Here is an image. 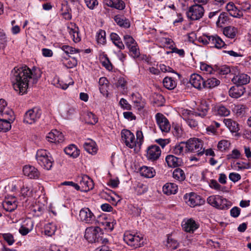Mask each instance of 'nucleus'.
Returning a JSON list of instances; mask_svg holds the SVG:
<instances>
[{"label": "nucleus", "instance_id": "f257e3e1", "mask_svg": "<svg viewBox=\"0 0 251 251\" xmlns=\"http://www.w3.org/2000/svg\"><path fill=\"white\" fill-rule=\"evenodd\" d=\"M41 76L38 68L30 70L27 66L15 67L11 71V79L15 91L23 95L27 92L29 86L37 83Z\"/></svg>", "mask_w": 251, "mask_h": 251}, {"label": "nucleus", "instance_id": "f03ea898", "mask_svg": "<svg viewBox=\"0 0 251 251\" xmlns=\"http://www.w3.org/2000/svg\"><path fill=\"white\" fill-rule=\"evenodd\" d=\"M85 238L90 243L109 244V239L104 237L103 233L98 226H90L85 229Z\"/></svg>", "mask_w": 251, "mask_h": 251}, {"label": "nucleus", "instance_id": "7ed1b4c3", "mask_svg": "<svg viewBox=\"0 0 251 251\" xmlns=\"http://www.w3.org/2000/svg\"><path fill=\"white\" fill-rule=\"evenodd\" d=\"M78 183H75L73 181H64L62 183L63 185L74 187L75 190L82 192H88L93 189L94 184L92 179L88 176L84 175L77 178Z\"/></svg>", "mask_w": 251, "mask_h": 251}, {"label": "nucleus", "instance_id": "20e7f679", "mask_svg": "<svg viewBox=\"0 0 251 251\" xmlns=\"http://www.w3.org/2000/svg\"><path fill=\"white\" fill-rule=\"evenodd\" d=\"M36 159L38 163L47 170L52 167L53 160L50 153L46 150H38L36 152Z\"/></svg>", "mask_w": 251, "mask_h": 251}, {"label": "nucleus", "instance_id": "39448f33", "mask_svg": "<svg viewBox=\"0 0 251 251\" xmlns=\"http://www.w3.org/2000/svg\"><path fill=\"white\" fill-rule=\"evenodd\" d=\"M199 41L203 45H209L211 48L221 49L224 47L226 44L222 39L218 35H203L199 38Z\"/></svg>", "mask_w": 251, "mask_h": 251}, {"label": "nucleus", "instance_id": "423d86ee", "mask_svg": "<svg viewBox=\"0 0 251 251\" xmlns=\"http://www.w3.org/2000/svg\"><path fill=\"white\" fill-rule=\"evenodd\" d=\"M0 117V132H6L11 128V123L15 119L14 112L12 110H7Z\"/></svg>", "mask_w": 251, "mask_h": 251}, {"label": "nucleus", "instance_id": "0eeeda50", "mask_svg": "<svg viewBox=\"0 0 251 251\" xmlns=\"http://www.w3.org/2000/svg\"><path fill=\"white\" fill-rule=\"evenodd\" d=\"M185 144V151L190 152H197L198 155H202L204 151L201 140L198 138H193L189 139Z\"/></svg>", "mask_w": 251, "mask_h": 251}, {"label": "nucleus", "instance_id": "6e6552de", "mask_svg": "<svg viewBox=\"0 0 251 251\" xmlns=\"http://www.w3.org/2000/svg\"><path fill=\"white\" fill-rule=\"evenodd\" d=\"M207 201L210 205L219 209H227L230 205L227 203L226 199L219 195H212L208 197Z\"/></svg>", "mask_w": 251, "mask_h": 251}, {"label": "nucleus", "instance_id": "1a4fd4ad", "mask_svg": "<svg viewBox=\"0 0 251 251\" xmlns=\"http://www.w3.org/2000/svg\"><path fill=\"white\" fill-rule=\"evenodd\" d=\"M204 9L201 4H196L189 7L187 12V17L191 20H199L202 17Z\"/></svg>", "mask_w": 251, "mask_h": 251}, {"label": "nucleus", "instance_id": "9d476101", "mask_svg": "<svg viewBox=\"0 0 251 251\" xmlns=\"http://www.w3.org/2000/svg\"><path fill=\"white\" fill-rule=\"evenodd\" d=\"M78 219L81 222L89 224H93L96 221L93 213L87 207L83 208L80 210Z\"/></svg>", "mask_w": 251, "mask_h": 251}, {"label": "nucleus", "instance_id": "9b49d317", "mask_svg": "<svg viewBox=\"0 0 251 251\" xmlns=\"http://www.w3.org/2000/svg\"><path fill=\"white\" fill-rule=\"evenodd\" d=\"M184 198L186 203L192 207L202 205L205 202L204 200L201 196L194 193L186 194Z\"/></svg>", "mask_w": 251, "mask_h": 251}, {"label": "nucleus", "instance_id": "f8f14e48", "mask_svg": "<svg viewBox=\"0 0 251 251\" xmlns=\"http://www.w3.org/2000/svg\"><path fill=\"white\" fill-rule=\"evenodd\" d=\"M41 114V110L37 107H34L25 113L24 121L27 124H32L40 118Z\"/></svg>", "mask_w": 251, "mask_h": 251}, {"label": "nucleus", "instance_id": "ddd939ff", "mask_svg": "<svg viewBox=\"0 0 251 251\" xmlns=\"http://www.w3.org/2000/svg\"><path fill=\"white\" fill-rule=\"evenodd\" d=\"M121 137L122 141L125 145L130 149H133L136 146V140L134 135L128 129H123L121 131Z\"/></svg>", "mask_w": 251, "mask_h": 251}, {"label": "nucleus", "instance_id": "4468645a", "mask_svg": "<svg viewBox=\"0 0 251 251\" xmlns=\"http://www.w3.org/2000/svg\"><path fill=\"white\" fill-rule=\"evenodd\" d=\"M124 241L130 246L137 248L142 244L143 237L139 235L126 233L124 236Z\"/></svg>", "mask_w": 251, "mask_h": 251}, {"label": "nucleus", "instance_id": "2eb2a0df", "mask_svg": "<svg viewBox=\"0 0 251 251\" xmlns=\"http://www.w3.org/2000/svg\"><path fill=\"white\" fill-rule=\"evenodd\" d=\"M155 120L162 132L168 133L171 129V125L167 118L162 113H157L155 115Z\"/></svg>", "mask_w": 251, "mask_h": 251}, {"label": "nucleus", "instance_id": "dca6fc26", "mask_svg": "<svg viewBox=\"0 0 251 251\" xmlns=\"http://www.w3.org/2000/svg\"><path fill=\"white\" fill-rule=\"evenodd\" d=\"M199 226L193 219L184 220L182 223V228L187 232H193L199 228Z\"/></svg>", "mask_w": 251, "mask_h": 251}, {"label": "nucleus", "instance_id": "f3484780", "mask_svg": "<svg viewBox=\"0 0 251 251\" xmlns=\"http://www.w3.org/2000/svg\"><path fill=\"white\" fill-rule=\"evenodd\" d=\"M161 151L160 148L156 145L149 147L147 151V157L149 160H156L159 158Z\"/></svg>", "mask_w": 251, "mask_h": 251}, {"label": "nucleus", "instance_id": "a211bd4d", "mask_svg": "<svg viewBox=\"0 0 251 251\" xmlns=\"http://www.w3.org/2000/svg\"><path fill=\"white\" fill-rule=\"evenodd\" d=\"M250 80V76L244 73L239 74L237 75H234L231 79L234 84L241 86L249 83Z\"/></svg>", "mask_w": 251, "mask_h": 251}, {"label": "nucleus", "instance_id": "6ab92c4d", "mask_svg": "<svg viewBox=\"0 0 251 251\" xmlns=\"http://www.w3.org/2000/svg\"><path fill=\"white\" fill-rule=\"evenodd\" d=\"M190 83L195 88L201 90L204 88V80L202 77L197 74H192L190 78Z\"/></svg>", "mask_w": 251, "mask_h": 251}, {"label": "nucleus", "instance_id": "aec40b11", "mask_svg": "<svg viewBox=\"0 0 251 251\" xmlns=\"http://www.w3.org/2000/svg\"><path fill=\"white\" fill-rule=\"evenodd\" d=\"M24 174L30 178H38L40 173L38 170L34 166L30 165H25L23 169Z\"/></svg>", "mask_w": 251, "mask_h": 251}, {"label": "nucleus", "instance_id": "412c9836", "mask_svg": "<svg viewBox=\"0 0 251 251\" xmlns=\"http://www.w3.org/2000/svg\"><path fill=\"white\" fill-rule=\"evenodd\" d=\"M226 9L229 14L233 17L240 18L243 16L242 12L232 2H229L226 4Z\"/></svg>", "mask_w": 251, "mask_h": 251}, {"label": "nucleus", "instance_id": "4be33fe9", "mask_svg": "<svg viewBox=\"0 0 251 251\" xmlns=\"http://www.w3.org/2000/svg\"><path fill=\"white\" fill-rule=\"evenodd\" d=\"M245 92V88L243 86L236 85L231 87L229 90V95L233 98H238L242 96Z\"/></svg>", "mask_w": 251, "mask_h": 251}, {"label": "nucleus", "instance_id": "5701e85b", "mask_svg": "<svg viewBox=\"0 0 251 251\" xmlns=\"http://www.w3.org/2000/svg\"><path fill=\"white\" fill-rule=\"evenodd\" d=\"M209 109V104L206 101H202L198 106L197 112H195V116H199L201 117L205 116Z\"/></svg>", "mask_w": 251, "mask_h": 251}, {"label": "nucleus", "instance_id": "b1692460", "mask_svg": "<svg viewBox=\"0 0 251 251\" xmlns=\"http://www.w3.org/2000/svg\"><path fill=\"white\" fill-rule=\"evenodd\" d=\"M166 161L170 167H176L181 164V159L173 155H167L166 157Z\"/></svg>", "mask_w": 251, "mask_h": 251}, {"label": "nucleus", "instance_id": "393cba45", "mask_svg": "<svg viewBox=\"0 0 251 251\" xmlns=\"http://www.w3.org/2000/svg\"><path fill=\"white\" fill-rule=\"evenodd\" d=\"M223 122L231 132H236L239 129L238 124L231 119H225Z\"/></svg>", "mask_w": 251, "mask_h": 251}, {"label": "nucleus", "instance_id": "a878e982", "mask_svg": "<svg viewBox=\"0 0 251 251\" xmlns=\"http://www.w3.org/2000/svg\"><path fill=\"white\" fill-rule=\"evenodd\" d=\"M162 189L163 193L166 195L175 194L177 191V186L174 183H167L163 186Z\"/></svg>", "mask_w": 251, "mask_h": 251}, {"label": "nucleus", "instance_id": "bb28decb", "mask_svg": "<svg viewBox=\"0 0 251 251\" xmlns=\"http://www.w3.org/2000/svg\"><path fill=\"white\" fill-rule=\"evenodd\" d=\"M83 147L86 151L92 154H95L98 150L96 143L92 140H89L85 142Z\"/></svg>", "mask_w": 251, "mask_h": 251}, {"label": "nucleus", "instance_id": "cd10ccee", "mask_svg": "<svg viewBox=\"0 0 251 251\" xmlns=\"http://www.w3.org/2000/svg\"><path fill=\"white\" fill-rule=\"evenodd\" d=\"M140 173L142 176L147 178H152L155 175V171L153 168L143 166L140 169Z\"/></svg>", "mask_w": 251, "mask_h": 251}, {"label": "nucleus", "instance_id": "c85d7f7f", "mask_svg": "<svg viewBox=\"0 0 251 251\" xmlns=\"http://www.w3.org/2000/svg\"><path fill=\"white\" fill-rule=\"evenodd\" d=\"M114 20L117 25L121 27L127 28L130 26L129 21L124 16L116 15L114 17Z\"/></svg>", "mask_w": 251, "mask_h": 251}, {"label": "nucleus", "instance_id": "c756f323", "mask_svg": "<svg viewBox=\"0 0 251 251\" xmlns=\"http://www.w3.org/2000/svg\"><path fill=\"white\" fill-rule=\"evenodd\" d=\"M64 151L67 155L76 158L79 154V150L75 145H70L65 148Z\"/></svg>", "mask_w": 251, "mask_h": 251}, {"label": "nucleus", "instance_id": "7c9ffc66", "mask_svg": "<svg viewBox=\"0 0 251 251\" xmlns=\"http://www.w3.org/2000/svg\"><path fill=\"white\" fill-rule=\"evenodd\" d=\"M163 83L164 86L169 89L173 90L176 87L177 83L171 77H165L163 80Z\"/></svg>", "mask_w": 251, "mask_h": 251}, {"label": "nucleus", "instance_id": "2f4dec72", "mask_svg": "<svg viewBox=\"0 0 251 251\" xmlns=\"http://www.w3.org/2000/svg\"><path fill=\"white\" fill-rule=\"evenodd\" d=\"M110 38L113 44L117 47L120 50L125 49V46L123 43L120 36L115 33H111L110 34Z\"/></svg>", "mask_w": 251, "mask_h": 251}, {"label": "nucleus", "instance_id": "473e14b6", "mask_svg": "<svg viewBox=\"0 0 251 251\" xmlns=\"http://www.w3.org/2000/svg\"><path fill=\"white\" fill-rule=\"evenodd\" d=\"M220 83V81L214 77H212L204 80V88L208 89H212L217 86Z\"/></svg>", "mask_w": 251, "mask_h": 251}, {"label": "nucleus", "instance_id": "72a5a7b5", "mask_svg": "<svg viewBox=\"0 0 251 251\" xmlns=\"http://www.w3.org/2000/svg\"><path fill=\"white\" fill-rule=\"evenodd\" d=\"M237 29L234 26H228L226 27L223 30V33L226 37L233 39L236 35Z\"/></svg>", "mask_w": 251, "mask_h": 251}, {"label": "nucleus", "instance_id": "f704fd0d", "mask_svg": "<svg viewBox=\"0 0 251 251\" xmlns=\"http://www.w3.org/2000/svg\"><path fill=\"white\" fill-rule=\"evenodd\" d=\"M216 114L220 116H228L230 114L229 109L222 105L215 107Z\"/></svg>", "mask_w": 251, "mask_h": 251}, {"label": "nucleus", "instance_id": "c9c22d12", "mask_svg": "<svg viewBox=\"0 0 251 251\" xmlns=\"http://www.w3.org/2000/svg\"><path fill=\"white\" fill-rule=\"evenodd\" d=\"M185 142H181L178 145L175 146L173 149V152L176 155H183L184 152L188 151H185Z\"/></svg>", "mask_w": 251, "mask_h": 251}, {"label": "nucleus", "instance_id": "e433bc0d", "mask_svg": "<svg viewBox=\"0 0 251 251\" xmlns=\"http://www.w3.org/2000/svg\"><path fill=\"white\" fill-rule=\"evenodd\" d=\"M97 42L99 44L104 45L106 43V33L102 29H100L96 34Z\"/></svg>", "mask_w": 251, "mask_h": 251}, {"label": "nucleus", "instance_id": "4c0bfd02", "mask_svg": "<svg viewBox=\"0 0 251 251\" xmlns=\"http://www.w3.org/2000/svg\"><path fill=\"white\" fill-rule=\"evenodd\" d=\"M3 208L8 212H12L16 209L17 205L15 201H6L3 203Z\"/></svg>", "mask_w": 251, "mask_h": 251}, {"label": "nucleus", "instance_id": "58836bf2", "mask_svg": "<svg viewBox=\"0 0 251 251\" xmlns=\"http://www.w3.org/2000/svg\"><path fill=\"white\" fill-rule=\"evenodd\" d=\"M173 176L174 178L179 181H183L185 178V175L184 171L180 168H176L174 171Z\"/></svg>", "mask_w": 251, "mask_h": 251}, {"label": "nucleus", "instance_id": "ea45409f", "mask_svg": "<svg viewBox=\"0 0 251 251\" xmlns=\"http://www.w3.org/2000/svg\"><path fill=\"white\" fill-rule=\"evenodd\" d=\"M7 43V38L4 31L0 28V50H3Z\"/></svg>", "mask_w": 251, "mask_h": 251}, {"label": "nucleus", "instance_id": "a19ab883", "mask_svg": "<svg viewBox=\"0 0 251 251\" xmlns=\"http://www.w3.org/2000/svg\"><path fill=\"white\" fill-rule=\"evenodd\" d=\"M228 17L227 14L225 12H222L218 16V20L216 21V25L218 26H222L227 21Z\"/></svg>", "mask_w": 251, "mask_h": 251}, {"label": "nucleus", "instance_id": "79ce46f5", "mask_svg": "<svg viewBox=\"0 0 251 251\" xmlns=\"http://www.w3.org/2000/svg\"><path fill=\"white\" fill-rule=\"evenodd\" d=\"M56 227L54 225L49 223L45 226V234L48 236H51L55 231Z\"/></svg>", "mask_w": 251, "mask_h": 251}, {"label": "nucleus", "instance_id": "37998d69", "mask_svg": "<svg viewBox=\"0 0 251 251\" xmlns=\"http://www.w3.org/2000/svg\"><path fill=\"white\" fill-rule=\"evenodd\" d=\"M53 82V85L56 87L60 88L64 90L66 89L68 87L69 84H73L74 83V82L72 81L69 82L68 84L64 83L62 81L60 80L58 78H54Z\"/></svg>", "mask_w": 251, "mask_h": 251}, {"label": "nucleus", "instance_id": "c03bdc74", "mask_svg": "<svg viewBox=\"0 0 251 251\" xmlns=\"http://www.w3.org/2000/svg\"><path fill=\"white\" fill-rule=\"evenodd\" d=\"M179 112L185 121L188 119L190 117H194L195 115V112L184 108H181Z\"/></svg>", "mask_w": 251, "mask_h": 251}, {"label": "nucleus", "instance_id": "a18cd8bd", "mask_svg": "<svg viewBox=\"0 0 251 251\" xmlns=\"http://www.w3.org/2000/svg\"><path fill=\"white\" fill-rule=\"evenodd\" d=\"M85 120L86 122L91 125H95L98 122V118L92 112H88L85 116Z\"/></svg>", "mask_w": 251, "mask_h": 251}, {"label": "nucleus", "instance_id": "49530a36", "mask_svg": "<svg viewBox=\"0 0 251 251\" xmlns=\"http://www.w3.org/2000/svg\"><path fill=\"white\" fill-rule=\"evenodd\" d=\"M179 245V243L178 242L173 239L171 236H169L168 237L167 240V246L168 248H170L171 249H176L177 248Z\"/></svg>", "mask_w": 251, "mask_h": 251}, {"label": "nucleus", "instance_id": "de8ad7c7", "mask_svg": "<svg viewBox=\"0 0 251 251\" xmlns=\"http://www.w3.org/2000/svg\"><path fill=\"white\" fill-rule=\"evenodd\" d=\"M230 145V143L226 140H222L220 141L218 144V148L221 151H224L228 149Z\"/></svg>", "mask_w": 251, "mask_h": 251}, {"label": "nucleus", "instance_id": "09e8293b", "mask_svg": "<svg viewBox=\"0 0 251 251\" xmlns=\"http://www.w3.org/2000/svg\"><path fill=\"white\" fill-rule=\"evenodd\" d=\"M153 98L154 99V103H156L158 106L162 105L164 102V98L161 94L154 93L153 95Z\"/></svg>", "mask_w": 251, "mask_h": 251}, {"label": "nucleus", "instance_id": "8fccbe9b", "mask_svg": "<svg viewBox=\"0 0 251 251\" xmlns=\"http://www.w3.org/2000/svg\"><path fill=\"white\" fill-rule=\"evenodd\" d=\"M124 40L126 47L128 48L132 45L136 44V42L133 37L129 35L124 36Z\"/></svg>", "mask_w": 251, "mask_h": 251}, {"label": "nucleus", "instance_id": "3c124183", "mask_svg": "<svg viewBox=\"0 0 251 251\" xmlns=\"http://www.w3.org/2000/svg\"><path fill=\"white\" fill-rule=\"evenodd\" d=\"M69 32L72 39L75 43H77L80 41V37L77 30L75 29L70 28Z\"/></svg>", "mask_w": 251, "mask_h": 251}, {"label": "nucleus", "instance_id": "603ef678", "mask_svg": "<svg viewBox=\"0 0 251 251\" xmlns=\"http://www.w3.org/2000/svg\"><path fill=\"white\" fill-rule=\"evenodd\" d=\"M44 207L38 204H35L31 208V210L34 212V214L36 216H40L43 212Z\"/></svg>", "mask_w": 251, "mask_h": 251}, {"label": "nucleus", "instance_id": "864d4df0", "mask_svg": "<svg viewBox=\"0 0 251 251\" xmlns=\"http://www.w3.org/2000/svg\"><path fill=\"white\" fill-rule=\"evenodd\" d=\"M241 157V153L237 149H234L231 152L227 155L226 158L228 160L231 159H237Z\"/></svg>", "mask_w": 251, "mask_h": 251}, {"label": "nucleus", "instance_id": "5fc2aeb1", "mask_svg": "<svg viewBox=\"0 0 251 251\" xmlns=\"http://www.w3.org/2000/svg\"><path fill=\"white\" fill-rule=\"evenodd\" d=\"M129 51L132 56L134 58H137L139 56L140 52L139 48L137 47V44L128 48Z\"/></svg>", "mask_w": 251, "mask_h": 251}, {"label": "nucleus", "instance_id": "6e6d98bb", "mask_svg": "<svg viewBox=\"0 0 251 251\" xmlns=\"http://www.w3.org/2000/svg\"><path fill=\"white\" fill-rule=\"evenodd\" d=\"M200 69L202 71L205 72L206 74H211L213 72V68L205 63H201Z\"/></svg>", "mask_w": 251, "mask_h": 251}, {"label": "nucleus", "instance_id": "4d7b16f0", "mask_svg": "<svg viewBox=\"0 0 251 251\" xmlns=\"http://www.w3.org/2000/svg\"><path fill=\"white\" fill-rule=\"evenodd\" d=\"M7 103L6 101L3 99L0 100V117L3 116V114L5 111H8L7 110H11L8 107H6Z\"/></svg>", "mask_w": 251, "mask_h": 251}, {"label": "nucleus", "instance_id": "13d9d810", "mask_svg": "<svg viewBox=\"0 0 251 251\" xmlns=\"http://www.w3.org/2000/svg\"><path fill=\"white\" fill-rule=\"evenodd\" d=\"M2 237L9 245H12L15 242L13 235L10 233L2 234Z\"/></svg>", "mask_w": 251, "mask_h": 251}, {"label": "nucleus", "instance_id": "bf43d9fd", "mask_svg": "<svg viewBox=\"0 0 251 251\" xmlns=\"http://www.w3.org/2000/svg\"><path fill=\"white\" fill-rule=\"evenodd\" d=\"M62 50H64L66 54H74L79 52L78 50H76L72 47L67 45H64L62 47Z\"/></svg>", "mask_w": 251, "mask_h": 251}, {"label": "nucleus", "instance_id": "052dcab7", "mask_svg": "<svg viewBox=\"0 0 251 251\" xmlns=\"http://www.w3.org/2000/svg\"><path fill=\"white\" fill-rule=\"evenodd\" d=\"M111 7H114L119 10H123L125 7V4L124 1L121 0H113V4Z\"/></svg>", "mask_w": 251, "mask_h": 251}, {"label": "nucleus", "instance_id": "680f3d73", "mask_svg": "<svg viewBox=\"0 0 251 251\" xmlns=\"http://www.w3.org/2000/svg\"><path fill=\"white\" fill-rule=\"evenodd\" d=\"M77 60L75 58H73L71 59H67L63 64L67 68H72L75 67L77 65Z\"/></svg>", "mask_w": 251, "mask_h": 251}, {"label": "nucleus", "instance_id": "e2e57ef3", "mask_svg": "<svg viewBox=\"0 0 251 251\" xmlns=\"http://www.w3.org/2000/svg\"><path fill=\"white\" fill-rule=\"evenodd\" d=\"M55 139H54V143H60L64 141V135H63L62 133L60 132V131L55 130Z\"/></svg>", "mask_w": 251, "mask_h": 251}, {"label": "nucleus", "instance_id": "0e129e2a", "mask_svg": "<svg viewBox=\"0 0 251 251\" xmlns=\"http://www.w3.org/2000/svg\"><path fill=\"white\" fill-rule=\"evenodd\" d=\"M234 110L238 116H242L245 113V107L243 105H238L235 106Z\"/></svg>", "mask_w": 251, "mask_h": 251}, {"label": "nucleus", "instance_id": "69168bd1", "mask_svg": "<svg viewBox=\"0 0 251 251\" xmlns=\"http://www.w3.org/2000/svg\"><path fill=\"white\" fill-rule=\"evenodd\" d=\"M87 6L90 9H93L98 4L97 0H84Z\"/></svg>", "mask_w": 251, "mask_h": 251}, {"label": "nucleus", "instance_id": "338daca9", "mask_svg": "<svg viewBox=\"0 0 251 251\" xmlns=\"http://www.w3.org/2000/svg\"><path fill=\"white\" fill-rule=\"evenodd\" d=\"M75 112V109L74 107L67 106L64 111V116L66 118L68 119Z\"/></svg>", "mask_w": 251, "mask_h": 251}, {"label": "nucleus", "instance_id": "774afa93", "mask_svg": "<svg viewBox=\"0 0 251 251\" xmlns=\"http://www.w3.org/2000/svg\"><path fill=\"white\" fill-rule=\"evenodd\" d=\"M102 245L100 247L96 249L95 251H112L111 248L110 247V242L109 241V244H102Z\"/></svg>", "mask_w": 251, "mask_h": 251}]
</instances>
